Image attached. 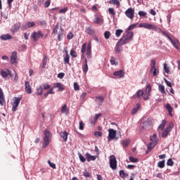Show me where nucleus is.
<instances>
[{
  "mask_svg": "<svg viewBox=\"0 0 180 180\" xmlns=\"http://www.w3.org/2000/svg\"><path fill=\"white\" fill-rule=\"evenodd\" d=\"M85 51H86V43L83 44L81 49V53L82 54H85Z\"/></svg>",
  "mask_w": 180,
  "mask_h": 180,
  "instance_id": "49530a36",
  "label": "nucleus"
},
{
  "mask_svg": "<svg viewBox=\"0 0 180 180\" xmlns=\"http://www.w3.org/2000/svg\"><path fill=\"white\" fill-rule=\"evenodd\" d=\"M124 44H122V41H120L117 43L115 48V51H117V53H120L123 50V46Z\"/></svg>",
  "mask_w": 180,
  "mask_h": 180,
  "instance_id": "dca6fc26",
  "label": "nucleus"
},
{
  "mask_svg": "<svg viewBox=\"0 0 180 180\" xmlns=\"http://www.w3.org/2000/svg\"><path fill=\"white\" fill-rule=\"evenodd\" d=\"M110 61L112 65H117L118 64L117 61L115 59V57H111Z\"/></svg>",
  "mask_w": 180,
  "mask_h": 180,
  "instance_id": "a18cd8bd",
  "label": "nucleus"
},
{
  "mask_svg": "<svg viewBox=\"0 0 180 180\" xmlns=\"http://www.w3.org/2000/svg\"><path fill=\"white\" fill-rule=\"evenodd\" d=\"M109 4L112 5H117L118 6H120V1H119V0H110Z\"/></svg>",
  "mask_w": 180,
  "mask_h": 180,
  "instance_id": "79ce46f5",
  "label": "nucleus"
},
{
  "mask_svg": "<svg viewBox=\"0 0 180 180\" xmlns=\"http://www.w3.org/2000/svg\"><path fill=\"white\" fill-rule=\"evenodd\" d=\"M66 56L64 58L65 64H70V55H68V51H65Z\"/></svg>",
  "mask_w": 180,
  "mask_h": 180,
  "instance_id": "72a5a7b5",
  "label": "nucleus"
},
{
  "mask_svg": "<svg viewBox=\"0 0 180 180\" xmlns=\"http://www.w3.org/2000/svg\"><path fill=\"white\" fill-rule=\"evenodd\" d=\"M115 77H118V78H124V72L122 70L119 71H115L113 73Z\"/></svg>",
  "mask_w": 180,
  "mask_h": 180,
  "instance_id": "a211bd4d",
  "label": "nucleus"
},
{
  "mask_svg": "<svg viewBox=\"0 0 180 180\" xmlns=\"http://www.w3.org/2000/svg\"><path fill=\"white\" fill-rule=\"evenodd\" d=\"M167 110H168L170 116H172V106H171V104L167 103L165 106Z\"/></svg>",
  "mask_w": 180,
  "mask_h": 180,
  "instance_id": "f704fd0d",
  "label": "nucleus"
},
{
  "mask_svg": "<svg viewBox=\"0 0 180 180\" xmlns=\"http://www.w3.org/2000/svg\"><path fill=\"white\" fill-rule=\"evenodd\" d=\"M79 158L82 162H85V161H86V158H85L81 153H79Z\"/></svg>",
  "mask_w": 180,
  "mask_h": 180,
  "instance_id": "5fc2aeb1",
  "label": "nucleus"
},
{
  "mask_svg": "<svg viewBox=\"0 0 180 180\" xmlns=\"http://www.w3.org/2000/svg\"><path fill=\"white\" fill-rule=\"evenodd\" d=\"M167 165L169 167H172L174 165V161H172V159H169L167 162Z\"/></svg>",
  "mask_w": 180,
  "mask_h": 180,
  "instance_id": "680f3d73",
  "label": "nucleus"
},
{
  "mask_svg": "<svg viewBox=\"0 0 180 180\" xmlns=\"http://www.w3.org/2000/svg\"><path fill=\"white\" fill-rule=\"evenodd\" d=\"M104 37H105V39H106V40H108V39H109V37H110V32L105 31L104 32Z\"/></svg>",
  "mask_w": 180,
  "mask_h": 180,
  "instance_id": "864d4df0",
  "label": "nucleus"
},
{
  "mask_svg": "<svg viewBox=\"0 0 180 180\" xmlns=\"http://www.w3.org/2000/svg\"><path fill=\"white\" fill-rule=\"evenodd\" d=\"M37 93L38 95H43V86H39L37 89Z\"/></svg>",
  "mask_w": 180,
  "mask_h": 180,
  "instance_id": "37998d69",
  "label": "nucleus"
},
{
  "mask_svg": "<svg viewBox=\"0 0 180 180\" xmlns=\"http://www.w3.org/2000/svg\"><path fill=\"white\" fill-rule=\"evenodd\" d=\"M31 37H32V39H33L34 41H37V40H39V39H43V37H44V34H43V32L41 31H39L38 32H34L31 34Z\"/></svg>",
  "mask_w": 180,
  "mask_h": 180,
  "instance_id": "39448f33",
  "label": "nucleus"
},
{
  "mask_svg": "<svg viewBox=\"0 0 180 180\" xmlns=\"http://www.w3.org/2000/svg\"><path fill=\"white\" fill-rule=\"evenodd\" d=\"M0 39L1 40H12V35L9 34H2L1 37H0Z\"/></svg>",
  "mask_w": 180,
  "mask_h": 180,
  "instance_id": "393cba45",
  "label": "nucleus"
},
{
  "mask_svg": "<svg viewBox=\"0 0 180 180\" xmlns=\"http://www.w3.org/2000/svg\"><path fill=\"white\" fill-rule=\"evenodd\" d=\"M4 103H5V96L2 89L0 87V105H4Z\"/></svg>",
  "mask_w": 180,
  "mask_h": 180,
  "instance_id": "b1692460",
  "label": "nucleus"
},
{
  "mask_svg": "<svg viewBox=\"0 0 180 180\" xmlns=\"http://www.w3.org/2000/svg\"><path fill=\"white\" fill-rule=\"evenodd\" d=\"M123 147H128L129 144H130V139H126L121 142Z\"/></svg>",
  "mask_w": 180,
  "mask_h": 180,
  "instance_id": "4c0bfd02",
  "label": "nucleus"
},
{
  "mask_svg": "<svg viewBox=\"0 0 180 180\" xmlns=\"http://www.w3.org/2000/svg\"><path fill=\"white\" fill-rule=\"evenodd\" d=\"M136 95L138 98H141V96L144 95V91H143V90H139L136 93Z\"/></svg>",
  "mask_w": 180,
  "mask_h": 180,
  "instance_id": "4d7b16f0",
  "label": "nucleus"
},
{
  "mask_svg": "<svg viewBox=\"0 0 180 180\" xmlns=\"http://www.w3.org/2000/svg\"><path fill=\"white\" fill-rule=\"evenodd\" d=\"M155 146H157V144H153V143H149L148 145V149L146 152V154H148L149 153H150L151 150H153V148H154V147H155Z\"/></svg>",
  "mask_w": 180,
  "mask_h": 180,
  "instance_id": "cd10ccee",
  "label": "nucleus"
},
{
  "mask_svg": "<svg viewBox=\"0 0 180 180\" xmlns=\"http://www.w3.org/2000/svg\"><path fill=\"white\" fill-rule=\"evenodd\" d=\"M20 26H22V24L19 22L18 23L15 24L11 28L12 34H15V33H16V32H18L19 30V29H20Z\"/></svg>",
  "mask_w": 180,
  "mask_h": 180,
  "instance_id": "2eb2a0df",
  "label": "nucleus"
},
{
  "mask_svg": "<svg viewBox=\"0 0 180 180\" xmlns=\"http://www.w3.org/2000/svg\"><path fill=\"white\" fill-rule=\"evenodd\" d=\"M108 12H109L110 15H112V16H115V15H116V13L115 12V9H113L112 8H108Z\"/></svg>",
  "mask_w": 180,
  "mask_h": 180,
  "instance_id": "13d9d810",
  "label": "nucleus"
},
{
  "mask_svg": "<svg viewBox=\"0 0 180 180\" xmlns=\"http://www.w3.org/2000/svg\"><path fill=\"white\" fill-rule=\"evenodd\" d=\"M139 27H143L144 29H148V30H153L154 32H158V33H162L164 32L160 27L147 22L139 24Z\"/></svg>",
  "mask_w": 180,
  "mask_h": 180,
  "instance_id": "f257e3e1",
  "label": "nucleus"
},
{
  "mask_svg": "<svg viewBox=\"0 0 180 180\" xmlns=\"http://www.w3.org/2000/svg\"><path fill=\"white\" fill-rule=\"evenodd\" d=\"M151 126V120H147L146 121L143 122L142 125L141 126V130H147Z\"/></svg>",
  "mask_w": 180,
  "mask_h": 180,
  "instance_id": "1a4fd4ad",
  "label": "nucleus"
},
{
  "mask_svg": "<svg viewBox=\"0 0 180 180\" xmlns=\"http://www.w3.org/2000/svg\"><path fill=\"white\" fill-rule=\"evenodd\" d=\"M158 88H159L160 92L162 94V95H165V94H167V92H165V86H164V85L160 84L158 86Z\"/></svg>",
  "mask_w": 180,
  "mask_h": 180,
  "instance_id": "473e14b6",
  "label": "nucleus"
},
{
  "mask_svg": "<svg viewBox=\"0 0 180 180\" xmlns=\"http://www.w3.org/2000/svg\"><path fill=\"white\" fill-rule=\"evenodd\" d=\"M49 59V57L46 55L44 56L43 58V65L42 68H44L46 65H47V60Z\"/></svg>",
  "mask_w": 180,
  "mask_h": 180,
  "instance_id": "a19ab883",
  "label": "nucleus"
},
{
  "mask_svg": "<svg viewBox=\"0 0 180 180\" xmlns=\"http://www.w3.org/2000/svg\"><path fill=\"white\" fill-rule=\"evenodd\" d=\"M64 37V30L60 29V30L58 33V41H61L63 38Z\"/></svg>",
  "mask_w": 180,
  "mask_h": 180,
  "instance_id": "bb28decb",
  "label": "nucleus"
},
{
  "mask_svg": "<svg viewBox=\"0 0 180 180\" xmlns=\"http://www.w3.org/2000/svg\"><path fill=\"white\" fill-rule=\"evenodd\" d=\"M43 87L45 91H47V89H50V88H51L49 84H44Z\"/></svg>",
  "mask_w": 180,
  "mask_h": 180,
  "instance_id": "338daca9",
  "label": "nucleus"
},
{
  "mask_svg": "<svg viewBox=\"0 0 180 180\" xmlns=\"http://www.w3.org/2000/svg\"><path fill=\"white\" fill-rule=\"evenodd\" d=\"M44 137L43 139L44 142L42 145L43 148H46L49 144H50V137H51V133H50V131L49 129H45L44 131Z\"/></svg>",
  "mask_w": 180,
  "mask_h": 180,
  "instance_id": "f03ea898",
  "label": "nucleus"
},
{
  "mask_svg": "<svg viewBox=\"0 0 180 180\" xmlns=\"http://www.w3.org/2000/svg\"><path fill=\"white\" fill-rule=\"evenodd\" d=\"M25 92L29 94H32V87L30 86V83H29V82H25Z\"/></svg>",
  "mask_w": 180,
  "mask_h": 180,
  "instance_id": "6ab92c4d",
  "label": "nucleus"
},
{
  "mask_svg": "<svg viewBox=\"0 0 180 180\" xmlns=\"http://www.w3.org/2000/svg\"><path fill=\"white\" fill-rule=\"evenodd\" d=\"M125 36H127L129 39H130L131 40V39L134 36V33H133V32H128Z\"/></svg>",
  "mask_w": 180,
  "mask_h": 180,
  "instance_id": "052dcab7",
  "label": "nucleus"
},
{
  "mask_svg": "<svg viewBox=\"0 0 180 180\" xmlns=\"http://www.w3.org/2000/svg\"><path fill=\"white\" fill-rule=\"evenodd\" d=\"M163 67H164V70L165 71V72L167 74H169V68H168V65H167V63H164Z\"/></svg>",
  "mask_w": 180,
  "mask_h": 180,
  "instance_id": "6e6d98bb",
  "label": "nucleus"
},
{
  "mask_svg": "<svg viewBox=\"0 0 180 180\" xmlns=\"http://www.w3.org/2000/svg\"><path fill=\"white\" fill-rule=\"evenodd\" d=\"M110 167L111 169H117V160H116V157L114 155L110 156Z\"/></svg>",
  "mask_w": 180,
  "mask_h": 180,
  "instance_id": "7ed1b4c3",
  "label": "nucleus"
},
{
  "mask_svg": "<svg viewBox=\"0 0 180 180\" xmlns=\"http://www.w3.org/2000/svg\"><path fill=\"white\" fill-rule=\"evenodd\" d=\"M61 112L68 115L70 113V110L67 108V105H64L61 108Z\"/></svg>",
  "mask_w": 180,
  "mask_h": 180,
  "instance_id": "7c9ffc66",
  "label": "nucleus"
},
{
  "mask_svg": "<svg viewBox=\"0 0 180 180\" xmlns=\"http://www.w3.org/2000/svg\"><path fill=\"white\" fill-rule=\"evenodd\" d=\"M36 26V22H27L25 24L22 25V30H27V29L30 27H34Z\"/></svg>",
  "mask_w": 180,
  "mask_h": 180,
  "instance_id": "9d476101",
  "label": "nucleus"
},
{
  "mask_svg": "<svg viewBox=\"0 0 180 180\" xmlns=\"http://www.w3.org/2000/svg\"><path fill=\"white\" fill-rule=\"evenodd\" d=\"M139 109H140V103H137L136 107L132 110V115H136Z\"/></svg>",
  "mask_w": 180,
  "mask_h": 180,
  "instance_id": "e433bc0d",
  "label": "nucleus"
},
{
  "mask_svg": "<svg viewBox=\"0 0 180 180\" xmlns=\"http://www.w3.org/2000/svg\"><path fill=\"white\" fill-rule=\"evenodd\" d=\"M122 33H123V30H117L116 32H115L116 37H120Z\"/></svg>",
  "mask_w": 180,
  "mask_h": 180,
  "instance_id": "09e8293b",
  "label": "nucleus"
},
{
  "mask_svg": "<svg viewBox=\"0 0 180 180\" xmlns=\"http://www.w3.org/2000/svg\"><path fill=\"white\" fill-rule=\"evenodd\" d=\"M18 60V52L13 51L12 53V55L11 56V60L10 63L11 64H16Z\"/></svg>",
  "mask_w": 180,
  "mask_h": 180,
  "instance_id": "4468645a",
  "label": "nucleus"
},
{
  "mask_svg": "<svg viewBox=\"0 0 180 180\" xmlns=\"http://www.w3.org/2000/svg\"><path fill=\"white\" fill-rule=\"evenodd\" d=\"M70 56H71L72 57H73L74 58L78 57V55L77 54V52H75V51H74V50H72V49L70 50Z\"/></svg>",
  "mask_w": 180,
  "mask_h": 180,
  "instance_id": "3c124183",
  "label": "nucleus"
},
{
  "mask_svg": "<svg viewBox=\"0 0 180 180\" xmlns=\"http://www.w3.org/2000/svg\"><path fill=\"white\" fill-rule=\"evenodd\" d=\"M53 88L56 89V88H58V91H64V85L61 83H55L53 84Z\"/></svg>",
  "mask_w": 180,
  "mask_h": 180,
  "instance_id": "aec40b11",
  "label": "nucleus"
},
{
  "mask_svg": "<svg viewBox=\"0 0 180 180\" xmlns=\"http://www.w3.org/2000/svg\"><path fill=\"white\" fill-rule=\"evenodd\" d=\"M58 24H57L53 30V33H54V34H57V32H58Z\"/></svg>",
  "mask_w": 180,
  "mask_h": 180,
  "instance_id": "69168bd1",
  "label": "nucleus"
},
{
  "mask_svg": "<svg viewBox=\"0 0 180 180\" xmlns=\"http://www.w3.org/2000/svg\"><path fill=\"white\" fill-rule=\"evenodd\" d=\"M162 34H163V36H165V37H167L169 39V40H170V39H172L171 37H169V33L163 31L162 32Z\"/></svg>",
  "mask_w": 180,
  "mask_h": 180,
  "instance_id": "e2e57ef3",
  "label": "nucleus"
},
{
  "mask_svg": "<svg viewBox=\"0 0 180 180\" xmlns=\"http://www.w3.org/2000/svg\"><path fill=\"white\" fill-rule=\"evenodd\" d=\"M150 143H152L153 144H158V139H157L156 134H153V136H151L150 138Z\"/></svg>",
  "mask_w": 180,
  "mask_h": 180,
  "instance_id": "c85d7f7f",
  "label": "nucleus"
},
{
  "mask_svg": "<svg viewBox=\"0 0 180 180\" xmlns=\"http://www.w3.org/2000/svg\"><path fill=\"white\" fill-rule=\"evenodd\" d=\"M139 15L141 16V18H143L144 16H147V12L140 11H139Z\"/></svg>",
  "mask_w": 180,
  "mask_h": 180,
  "instance_id": "bf43d9fd",
  "label": "nucleus"
},
{
  "mask_svg": "<svg viewBox=\"0 0 180 180\" xmlns=\"http://www.w3.org/2000/svg\"><path fill=\"white\" fill-rule=\"evenodd\" d=\"M169 133H171V131L166 128V129L163 131V132H162V137L163 139L165 138V137H167V136H168V134H169Z\"/></svg>",
  "mask_w": 180,
  "mask_h": 180,
  "instance_id": "c9c22d12",
  "label": "nucleus"
},
{
  "mask_svg": "<svg viewBox=\"0 0 180 180\" xmlns=\"http://www.w3.org/2000/svg\"><path fill=\"white\" fill-rule=\"evenodd\" d=\"M48 164H49V167H51V168H53V169H56V168H57L56 167V164L51 162V161H50V160H48Z\"/></svg>",
  "mask_w": 180,
  "mask_h": 180,
  "instance_id": "603ef678",
  "label": "nucleus"
},
{
  "mask_svg": "<svg viewBox=\"0 0 180 180\" xmlns=\"http://www.w3.org/2000/svg\"><path fill=\"white\" fill-rule=\"evenodd\" d=\"M74 89L75 91H79V85L78 84V83H74Z\"/></svg>",
  "mask_w": 180,
  "mask_h": 180,
  "instance_id": "0e129e2a",
  "label": "nucleus"
},
{
  "mask_svg": "<svg viewBox=\"0 0 180 180\" xmlns=\"http://www.w3.org/2000/svg\"><path fill=\"white\" fill-rule=\"evenodd\" d=\"M129 161H130L131 162H139V159L135 158L133 157V156H130V157L129 158Z\"/></svg>",
  "mask_w": 180,
  "mask_h": 180,
  "instance_id": "8fccbe9b",
  "label": "nucleus"
},
{
  "mask_svg": "<svg viewBox=\"0 0 180 180\" xmlns=\"http://www.w3.org/2000/svg\"><path fill=\"white\" fill-rule=\"evenodd\" d=\"M131 40L130 38L127 37V35H124L120 39V41H121L122 44H127L128 41H130Z\"/></svg>",
  "mask_w": 180,
  "mask_h": 180,
  "instance_id": "412c9836",
  "label": "nucleus"
},
{
  "mask_svg": "<svg viewBox=\"0 0 180 180\" xmlns=\"http://www.w3.org/2000/svg\"><path fill=\"white\" fill-rule=\"evenodd\" d=\"M92 46L91 45V42H89L88 44H87V49H86V54L87 56V58H92Z\"/></svg>",
  "mask_w": 180,
  "mask_h": 180,
  "instance_id": "ddd939ff",
  "label": "nucleus"
},
{
  "mask_svg": "<svg viewBox=\"0 0 180 180\" xmlns=\"http://www.w3.org/2000/svg\"><path fill=\"white\" fill-rule=\"evenodd\" d=\"M86 32L91 36H94L95 34V30H92V27H86Z\"/></svg>",
  "mask_w": 180,
  "mask_h": 180,
  "instance_id": "c756f323",
  "label": "nucleus"
},
{
  "mask_svg": "<svg viewBox=\"0 0 180 180\" xmlns=\"http://www.w3.org/2000/svg\"><path fill=\"white\" fill-rule=\"evenodd\" d=\"M103 101H105V98L102 96H98L96 97V102L101 106L102 103H103Z\"/></svg>",
  "mask_w": 180,
  "mask_h": 180,
  "instance_id": "5701e85b",
  "label": "nucleus"
},
{
  "mask_svg": "<svg viewBox=\"0 0 180 180\" xmlns=\"http://www.w3.org/2000/svg\"><path fill=\"white\" fill-rule=\"evenodd\" d=\"M68 132L64 131L63 132L61 131L60 132V137L61 139H63V141H67V140H68Z\"/></svg>",
  "mask_w": 180,
  "mask_h": 180,
  "instance_id": "4be33fe9",
  "label": "nucleus"
},
{
  "mask_svg": "<svg viewBox=\"0 0 180 180\" xmlns=\"http://www.w3.org/2000/svg\"><path fill=\"white\" fill-rule=\"evenodd\" d=\"M82 70H83V72H84V74H86V72H88V70H89L88 64H84V65L82 66Z\"/></svg>",
  "mask_w": 180,
  "mask_h": 180,
  "instance_id": "de8ad7c7",
  "label": "nucleus"
},
{
  "mask_svg": "<svg viewBox=\"0 0 180 180\" xmlns=\"http://www.w3.org/2000/svg\"><path fill=\"white\" fill-rule=\"evenodd\" d=\"M173 127H174V123L169 122L168 127H167L166 129H167L168 130H169L171 131V130H172Z\"/></svg>",
  "mask_w": 180,
  "mask_h": 180,
  "instance_id": "774afa93",
  "label": "nucleus"
},
{
  "mask_svg": "<svg viewBox=\"0 0 180 180\" xmlns=\"http://www.w3.org/2000/svg\"><path fill=\"white\" fill-rule=\"evenodd\" d=\"M120 176H121V178H127V176H129V174L125 173L124 170H120Z\"/></svg>",
  "mask_w": 180,
  "mask_h": 180,
  "instance_id": "58836bf2",
  "label": "nucleus"
},
{
  "mask_svg": "<svg viewBox=\"0 0 180 180\" xmlns=\"http://www.w3.org/2000/svg\"><path fill=\"white\" fill-rule=\"evenodd\" d=\"M169 41H171L172 44L174 46V47L176 49V50H179V40H178L177 39H172L170 38V39H169Z\"/></svg>",
  "mask_w": 180,
  "mask_h": 180,
  "instance_id": "f8f14e48",
  "label": "nucleus"
},
{
  "mask_svg": "<svg viewBox=\"0 0 180 180\" xmlns=\"http://www.w3.org/2000/svg\"><path fill=\"white\" fill-rule=\"evenodd\" d=\"M166 124H167V121L165 120H163L162 121V124L158 128L159 133H160V131H162L164 130V128L165 127Z\"/></svg>",
  "mask_w": 180,
  "mask_h": 180,
  "instance_id": "a878e982",
  "label": "nucleus"
},
{
  "mask_svg": "<svg viewBox=\"0 0 180 180\" xmlns=\"http://www.w3.org/2000/svg\"><path fill=\"white\" fill-rule=\"evenodd\" d=\"M86 160L88 162L91 161H95L96 160V156L95 155H91L89 153H86L85 154Z\"/></svg>",
  "mask_w": 180,
  "mask_h": 180,
  "instance_id": "f3484780",
  "label": "nucleus"
},
{
  "mask_svg": "<svg viewBox=\"0 0 180 180\" xmlns=\"http://www.w3.org/2000/svg\"><path fill=\"white\" fill-rule=\"evenodd\" d=\"M116 139V130L113 129H108V140H114Z\"/></svg>",
  "mask_w": 180,
  "mask_h": 180,
  "instance_id": "9b49d317",
  "label": "nucleus"
},
{
  "mask_svg": "<svg viewBox=\"0 0 180 180\" xmlns=\"http://www.w3.org/2000/svg\"><path fill=\"white\" fill-rule=\"evenodd\" d=\"M150 72H153V77H157L158 75V70L155 68V60H152L150 63Z\"/></svg>",
  "mask_w": 180,
  "mask_h": 180,
  "instance_id": "423d86ee",
  "label": "nucleus"
},
{
  "mask_svg": "<svg viewBox=\"0 0 180 180\" xmlns=\"http://www.w3.org/2000/svg\"><path fill=\"white\" fill-rule=\"evenodd\" d=\"M0 75H1L2 78H4V79H6L8 76L11 78H12V77H13L12 71H11L10 70H8V69L6 70H1L0 71Z\"/></svg>",
  "mask_w": 180,
  "mask_h": 180,
  "instance_id": "0eeeda50",
  "label": "nucleus"
},
{
  "mask_svg": "<svg viewBox=\"0 0 180 180\" xmlns=\"http://www.w3.org/2000/svg\"><path fill=\"white\" fill-rule=\"evenodd\" d=\"M150 92H151V85L148 84L146 88V94L148 95H151Z\"/></svg>",
  "mask_w": 180,
  "mask_h": 180,
  "instance_id": "c03bdc74",
  "label": "nucleus"
},
{
  "mask_svg": "<svg viewBox=\"0 0 180 180\" xmlns=\"http://www.w3.org/2000/svg\"><path fill=\"white\" fill-rule=\"evenodd\" d=\"M158 167L159 168H164L165 167V160H162L158 162Z\"/></svg>",
  "mask_w": 180,
  "mask_h": 180,
  "instance_id": "ea45409f",
  "label": "nucleus"
},
{
  "mask_svg": "<svg viewBox=\"0 0 180 180\" xmlns=\"http://www.w3.org/2000/svg\"><path fill=\"white\" fill-rule=\"evenodd\" d=\"M125 15H126L127 18H129V19H133V18H134V8H128L125 11Z\"/></svg>",
  "mask_w": 180,
  "mask_h": 180,
  "instance_id": "6e6552de",
  "label": "nucleus"
},
{
  "mask_svg": "<svg viewBox=\"0 0 180 180\" xmlns=\"http://www.w3.org/2000/svg\"><path fill=\"white\" fill-rule=\"evenodd\" d=\"M94 22L96 25H102V23H103V20H102L99 16L96 15Z\"/></svg>",
  "mask_w": 180,
  "mask_h": 180,
  "instance_id": "2f4dec72",
  "label": "nucleus"
},
{
  "mask_svg": "<svg viewBox=\"0 0 180 180\" xmlns=\"http://www.w3.org/2000/svg\"><path fill=\"white\" fill-rule=\"evenodd\" d=\"M20 101H22V97H14L13 98V103H12L13 112H16V110H18V106H19V103H20Z\"/></svg>",
  "mask_w": 180,
  "mask_h": 180,
  "instance_id": "20e7f679",
  "label": "nucleus"
}]
</instances>
